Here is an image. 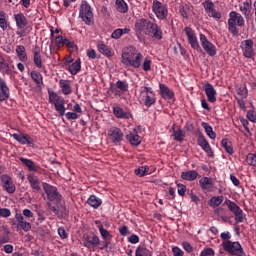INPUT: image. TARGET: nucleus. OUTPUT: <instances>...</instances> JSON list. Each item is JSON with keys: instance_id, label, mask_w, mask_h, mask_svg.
Segmentation results:
<instances>
[{"instance_id": "63", "label": "nucleus", "mask_w": 256, "mask_h": 256, "mask_svg": "<svg viewBox=\"0 0 256 256\" xmlns=\"http://www.w3.org/2000/svg\"><path fill=\"white\" fill-rule=\"evenodd\" d=\"M129 243H132L133 245L139 243V236L133 234L129 237Z\"/></svg>"}, {"instance_id": "12", "label": "nucleus", "mask_w": 256, "mask_h": 256, "mask_svg": "<svg viewBox=\"0 0 256 256\" xmlns=\"http://www.w3.org/2000/svg\"><path fill=\"white\" fill-rule=\"evenodd\" d=\"M1 182L3 183V189H5L6 192H8L10 195H13L16 191L15 184H13V179L11 176L7 174H3L0 177Z\"/></svg>"}, {"instance_id": "47", "label": "nucleus", "mask_w": 256, "mask_h": 256, "mask_svg": "<svg viewBox=\"0 0 256 256\" xmlns=\"http://www.w3.org/2000/svg\"><path fill=\"white\" fill-rule=\"evenodd\" d=\"M204 8H205V11L206 13H211V11H213L215 9V4L211 1H206L204 3Z\"/></svg>"}, {"instance_id": "57", "label": "nucleus", "mask_w": 256, "mask_h": 256, "mask_svg": "<svg viewBox=\"0 0 256 256\" xmlns=\"http://www.w3.org/2000/svg\"><path fill=\"white\" fill-rule=\"evenodd\" d=\"M64 46L68 47V49H72V51L74 49H77V46L75 45V43L73 41H70L67 38H65V40H64Z\"/></svg>"}, {"instance_id": "40", "label": "nucleus", "mask_w": 256, "mask_h": 256, "mask_svg": "<svg viewBox=\"0 0 256 256\" xmlns=\"http://www.w3.org/2000/svg\"><path fill=\"white\" fill-rule=\"evenodd\" d=\"M116 9L119 13H127L129 8L127 7V3L125 0H116Z\"/></svg>"}, {"instance_id": "29", "label": "nucleus", "mask_w": 256, "mask_h": 256, "mask_svg": "<svg viewBox=\"0 0 256 256\" xmlns=\"http://www.w3.org/2000/svg\"><path fill=\"white\" fill-rule=\"evenodd\" d=\"M20 161L25 167H27L28 171H34V172L39 171V166H36L35 162H33L32 160L21 157Z\"/></svg>"}, {"instance_id": "64", "label": "nucleus", "mask_w": 256, "mask_h": 256, "mask_svg": "<svg viewBox=\"0 0 256 256\" xmlns=\"http://www.w3.org/2000/svg\"><path fill=\"white\" fill-rule=\"evenodd\" d=\"M172 253L174 254V256H183V252L179 247H174L172 249Z\"/></svg>"}, {"instance_id": "4", "label": "nucleus", "mask_w": 256, "mask_h": 256, "mask_svg": "<svg viewBox=\"0 0 256 256\" xmlns=\"http://www.w3.org/2000/svg\"><path fill=\"white\" fill-rule=\"evenodd\" d=\"M222 247L224 251H226L230 255L247 256L245 250H243V247L239 242H232L231 240H226L222 242Z\"/></svg>"}, {"instance_id": "14", "label": "nucleus", "mask_w": 256, "mask_h": 256, "mask_svg": "<svg viewBox=\"0 0 256 256\" xmlns=\"http://www.w3.org/2000/svg\"><path fill=\"white\" fill-rule=\"evenodd\" d=\"M108 137L112 143H121L123 141V131L117 127H111L108 130Z\"/></svg>"}, {"instance_id": "37", "label": "nucleus", "mask_w": 256, "mask_h": 256, "mask_svg": "<svg viewBox=\"0 0 256 256\" xmlns=\"http://www.w3.org/2000/svg\"><path fill=\"white\" fill-rule=\"evenodd\" d=\"M54 107L61 117L65 115V99L62 98L60 101L54 103Z\"/></svg>"}, {"instance_id": "46", "label": "nucleus", "mask_w": 256, "mask_h": 256, "mask_svg": "<svg viewBox=\"0 0 256 256\" xmlns=\"http://www.w3.org/2000/svg\"><path fill=\"white\" fill-rule=\"evenodd\" d=\"M236 92L240 99H247L248 92L246 86L237 88Z\"/></svg>"}, {"instance_id": "19", "label": "nucleus", "mask_w": 256, "mask_h": 256, "mask_svg": "<svg viewBox=\"0 0 256 256\" xmlns=\"http://www.w3.org/2000/svg\"><path fill=\"white\" fill-rule=\"evenodd\" d=\"M199 185L203 191H207L208 193L213 191V179L209 177H202L199 180Z\"/></svg>"}, {"instance_id": "44", "label": "nucleus", "mask_w": 256, "mask_h": 256, "mask_svg": "<svg viewBox=\"0 0 256 256\" xmlns=\"http://www.w3.org/2000/svg\"><path fill=\"white\" fill-rule=\"evenodd\" d=\"M221 203H223V196H213L209 201L210 207H219Z\"/></svg>"}, {"instance_id": "54", "label": "nucleus", "mask_w": 256, "mask_h": 256, "mask_svg": "<svg viewBox=\"0 0 256 256\" xmlns=\"http://www.w3.org/2000/svg\"><path fill=\"white\" fill-rule=\"evenodd\" d=\"M177 187H178V195H180V197H184L187 191V186L183 184H177Z\"/></svg>"}, {"instance_id": "41", "label": "nucleus", "mask_w": 256, "mask_h": 256, "mask_svg": "<svg viewBox=\"0 0 256 256\" xmlns=\"http://www.w3.org/2000/svg\"><path fill=\"white\" fill-rule=\"evenodd\" d=\"M222 147H224L226 153L229 155H233V144L228 139H222L221 141Z\"/></svg>"}, {"instance_id": "20", "label": "nucleus", "mask_w": 256, "mask_h": 256, "mask_svg": "<svg viewBox=\"0 0 256 256\" xmlns=\"http://www.w3.org/2000/svg\"><path fill=\"white\" fill-rule=\"evenodd\" d=\"M198 145L203 149V151H205V153H207L208 157H212L213 156V150H211V146L209 145V142L207 141V139H205V137L203 136H198Z\"/></svg>"}, {"instance_id": "51", "label": "nucleus", "mask_w": 256, "mask_h": 256, "mask_svg": "<svg viewBox=\"0 0 256 256\" xmlns=\"http://www.w3.org/2000/svg\"><path fill=\"white\" fill-rule=\"evenodd\" d=\"M111 37L112 39H121V37H123V30H121V28L114 30Z\"/></svg>"}, {"instance_id": "18", "label": "nucleus", "mask_w": 256, "mask_h": 256, "mask_svg": "<svg viewBox=\"0 0 256 256\" xmlns=\"http://www.w3.org/2000/svg\"><path fill=\"white\" fill-rule=\"evenodd\" d=\"M27 179L31 189L36 193H39V191H41V182L39 181V178L33 174H28Z\"/></svg>"}, {"instance_id": "49", "label": "nucleus", "mask_w": 256, "mask_h": 256, "mask_svg": "<svg viewBox=\"0 0 256 256\" xmlns=\"http://www.w3.org/2000/svg\"><path fill=\"white\" fill-rule=\"evenodd\" d=\"M180 15L184 17V19L189 18V6H181L180 7Z\"/></svg>"}, {"instance_id": "35", "label": "nucleus", "mask_w": 256, "mask_h": 256, "mask_svg": "<svg viewBox=\"0 0 256 256\" xmlns=\"http://www.w3.org/2000/svg\"><path fill=\"white\" fill-rule=\"evenodd\" d=\"M16 53L20 61H27V51L25 49V46L23 45L17 46Z\"/></svg>"}, {"instance_id": "55", "label": "nucleus", "mask_w": 256, "mask_h": 256, "mask_svg": "<svg viewBox=\"0 0 256 256\" xmlns=\"http://www.w3.org/2000/svg\"><path fill=\"white\" fill-rule=\"evenodd\" d=\"M247 119L252 123H256V112L255 110H250L247 112Z\"/></svg>"}, {"instance_id": "61", "label": "nucleus", "mask_w": 256, "mask_h": 256, "mask_svg": "<svg viewBox=\"0 0 256 256\" xmlns=\"http://www.w3.org/2000/svg\"><path fill=\"white\" fill-rule=\"evenodd\" d=\"M119 233L120 235H122L123 237L129 235V228L127 226H122L120 229H119Z\"/></svg>"}, {"instance_id": "52", "label": "nucleus", "mask_w": 256, "mask_h": 256, "mask_svg": "<svg viewBox=\"0 0 256 256\" xmlns=\"http://www.w3.org/2000/svg\"><path fill=\"white\" fill-rule=\"evenodd\" d=\"M117 89H120V91H127L129 89V85L125 84V82L118 80L116 82Z\"/></svg>"}, {"instance_id": "36", "label": "nucleus", "mask_w": 256, "mask_h": 256, "mask_svg": "<svg viewBox=\"0 0 256 256\" xmlns=\"http://www.w3.org/2000/svg\"><path fill=\"white\" fill-rule=\"evenodd\" d=\"M68 71L71 73V75H77L81 71V60H76L73 62L69 68Z\"/></svg>"}, {"instance_id": "13", "label": "nucleus", "mask_w": 256, "mask_h": 256, "mask_svg": "<svg viewBox=\"0 0 256 256\" xmlns=\"http://www.w3.org/2000/svg\"><path fill=\"white\" fill-rule=\"evenodd\" d=\"M99 243H100L99 237H97L95 234L90 233V234L83 235L84 247L91 249V247H97V245H99Z\"/></svg>"}, {"instance_id": "27", "label": "nucleus", "mask_w": 256, "mask_h": 256, "mask_svg": "<svg viewBox=\"0 0 256 256\" xmlns=\"http://www.w3.org/2000/svg\"><path fill=\"white\" fill-rule=\"evenodd\" d=\"M199 177V173L195 170H189L181 173V179L184 181H195Z\"/></svg>"}, {"instance_id": "48", "label": "nucleus", "mask_w": 256, "mask_h": 256, "mask_svg": "<svg viewBox=\"0 0 256 256\" xmlns=\"http://www.w3.org/2000/svg\"><path fill=\"white\" fill-rule=\"evenodd\" d=\"M147 253H149L147 248L139 246L135 251V256H147Z\"/></svg>"}, {"instance_id": "45", "label": "nucleus", "mask_w": 256, "mask_h": 256, "mask_svg": "<svg viewBox=\"0 0 256 256\" xmlns=\"http://www.w3.org/2000/svg\"><path fill=\"white\" fill-rule=\"evenodd\" d=\"M147 171H149L148 166H141L135 170V175H138V177H145V175H147Z\"/></svg>"}, {"instance_id": "53", "label": "nucleus", "mask_w": 256, "mask_h": 256, "mask_svg": "<svg viewBox=\"0 0 256 256\" xmlns=\"http://www.w3.org/2000/svg\"><path fill=\"white\" fill-rule=\"evenodd\" d=\"M200 256H215V250H213V248H205L200 253Z\"/></svg>"}, {"instance_id": "50", "label": "nucleus", "mask_w": 256, "mask_h": 256, "mask_svg": "<svg viewBox=\"0 0 256 256\" xmlns=\"http://www.w3.org/2000/svg\"><path fill=\"white\" fill-rule=\"evenodd\" d=\"M99 231H100V235L102 236V238L107 241V239H109V237H111V234H109V231H107L105 228H103V226L99 227Z\"/></svg>"}, {"instance_id": "6", "label": "nucleus", "mask_w": 256, "mask_h": 256, "mask_svg": "<svg viewBox=\"0 0 256 256\" xmlns=\"http://www.w3.org/2000/svg\"><path fill=\"white\" fill-rule=\"evenodd\" d=\"M79 17L85 23V25H91L93 23V10L91 5L87 2H83L80 6Z\"/></svg>"}, {"instance_id": "11", "label": "nucleus", "mask_w": 256, "mask_h": 256, "mask_svg": "<svg viewBox=\"0 0 256 256\" xmlns=\"http://www.w3.org/2000/svg\"><path fill=\"white\" fill-rule=\"evenodd\" d=\"M184 32L186 33L188 43L191 45L192 49H201L199 41L197 40V35H195V31H193L191 27H185Z\"/></svg>"}, {"instance_id": "3", "label": "nucleus", "mask_w": 256, "mask_h": 256, "mask_svg": "<svg viewBox=\"0 0 256 256\" xmlns=\"http://www.w3.org/2000/svg\"><path fill=\"white\" fill-rule=\"evenodd\" d=\"M238 27H243L245 25V19L241 14L235 11H231L229 13V19H228V30L231 32V34L234 37H237L239 35Z\"/></svg>"}, {"instance_id": "10", "label": "nucleus", "mask_w": 256, "mask_h": 256, "mask_svg": "<svg viewBox=\"0 0 256 256\" xmlns=\"http://www.w3.org/2000/svg\"><path fill=\"white\" fill-rule=\"evenodd\" d=\"M152 10L158 19H167V8L158 0L153 1Z\"/></svg>"}, {"instance_id": "7", "label": "nucleus", "mask_w": 256, "mask_h": 256, "mask_svg": "<svg viewBox=\"0 0 256 256\" xmlns=\"http://www.w3.org/2000/svg\"><path fill=\"white\" fill-rule=\"evenodd\" d=\"M42 187L46 193L48 201H61V194L57 190V187L48 183H43Z\"/></svg>"}, {"instance_id": "2", "label": "nucleus", "mask_w": 256, "mask_h": 256, "mask_svg": "<svg viewBox=\"0 0 256 256\" xmlns=\"http://www.w3.org/2000/svg\"><path fill=\"white\" fill-rule=\"evenodd\" d=\"M141 59H143V54L137 52V48L133 46L122 53V63L126 67H134L135 69L141 67Z\"/></svg>"}, {"instance_id": "39", "label": "nucleus", "mask_w": 256, "mask_h": 256, "mask_svg": "<svg viewBox=\"0 0 256 256\" xmlns=\"http://www.w3.org/2000/svg\"><path fill=\"white\" fill-rule=\"evenodd\" d=\"M31 79L36 83V85H43V75L37 71H32L31 72Z\"/></svg>"}, {"instance_id": "17", "label": "nucleus", "mask_w": 256, "mask_h": 256, "mask_svg": "<svg viewBox=\"0 0 256 256\" xmlns=\"http://www.w3.org/2000/svg\"><path fill=\"white\" fill-rule=\"evenodd\" d=\"M33 61L37 69H43V58L41 57V48L35 45L33 49Z\"/></svg>"}, {"instance_id": "8", "label": "nucleus", "mask_w": 256, "mask_h": 256, "mask_svg": "<svg viewBox=\"0 0 256 256\" xmlns=\"http://www.w3.org/2000/svg\"><path fill=\"white\" fill-rule=\"evenodd\" d=\"M227 206L231 213L234 214L236 223H243V221H245V214H243V210L235 204V202L228 200Z\"/></svg>"}, {"instance_id": "25", "label": "nucleus", "mask_w": 256, "mask_h": 256, "mask_svg": "<svg viewBox=\"0 0 256 256\" xmlns=\"http://www.w3.org/2000/svg\"><path fill=\"white\" fill-rule=\"evenodd\" d=\"M159 87H160L161 97L163 99H173L175 97V93L172 92V90L169 89V87H167V85L160 84Z\"/></svg>"}, {"instance_id": "22", "label": "nucleus", "mask_w": 256, "mask_h": 256, "mask_svg": "<svg viewBox=\"0 0 256 256\" xmlns=\"http://www.w3.org/2000/svg\"><path fill=\"white\" fill-rule=\"evenodd\" d=\"M16 221H18L17 227H20V229H23V231H31V223L25 221V218L23 215L16 213L15 215Z\"/></svg>"}, {"instance_id": "42", "label": "nucleus", "mask_w": 256, "mask_h": 256, "mask_svg": "<svg viewBox=\"0 0 256 256\" xmlns=\"http://www.w3.org/2000/svg\"><path fill=\"white\" fill-rule=\"evenodd\" d=\"M172 131H173V137H174V141H183L185 134L183 133V130H181V128H179L178 130H175V125L172 126Z\"/></svg>"}, {"instance_id": "34", "label": "nucleus", "mask_w": 256, "mask_h": 256, "mask_svg": "<svg viewBox=\"0 0 256 256\" xmlns=\"http://www.w3.org/2000/svg\"><path fill=\"white\" fill-rule=\"evenodd\" d=\"M88 205H90V207H93L94 209H99V207H101V203H103V201H101V199L97 198V196L95 195H91L87 201Z\"/></svg>"}, {"instance_id": "23", "label": "nucleus", "mask_w": 256, "mask_h": 256, "mask_svg": "<svg viewBox=\"0 0 256 256\" xmlns=\"http://www.w3.org/2000/svg\"><path fill=\"white\" fill-rule=\"evenodd\" d=\"M0 73L2 75H11L13 73V68L5 61L3 55L0 54Z\"/></svg>"}, {"instance_id": "9", "label": "nucleus", "mask_w": 256, "mask_h": 256, "mask_svg": "<svg viewBox=\"0 0 256 256\" xmlns=\"http://www.w3.org/2000/svg\"><path fill=\"white\" fill-rule=\"evenodd\" d=\"M200 42L204 51H206L210 57H215V55H217V47L207 39L205 34H200Z\"/></svg>"}, {"instance_id": "5", "label": "nucleus", "mask_w": 256, "mask_h": 256, "mask_svg": "<svg viewBox=\"0 0 256 256\" xmlns=\"http://www.w3.org/2000/svg\"><path fill=\"white\" fill-rule=\"evenodd\" d=\"M140 99L143 101L146 107H151V105H155V93L153 92L151 87H141L140 90Z\"/></svg>"}, {"instance_id": "60", "label": "nucleus", "mask_w": 256, "mask_h": 256, "mask_svg": "<svg viewBox=\"0 0 256 256\" xmlns=\"http://www.w3.org/2000/svg\"><path fill=\"white\" fill-rule=\"evenodd\" d=\"M65 115H66V119H69V120H71V119H73V120L79 119V114H77L75 112H68Z\"/></svg>"}, {"instance_id": "33", "label": "nucleus", "mask_w": 256, "mask_h": 256, "mask_svg": "<svg viewBox=\"0 0 256 256\" xmlns=\"http://www.w3.org/2000/svg\"><path fill=\"white\" fill-rule=\"evenodd\" d=\"M97 49L102 55H105L106 57H113V51H111V48H109V46L100 43L97 45Z\"/></svg>"}, {"instance_id": "59", "label": "nucleus", "mask_w": 256, "mask_h": 256, "mask_svg": "<svg viewBox=\"0 0 256 256\" xmlns=\"http://www.w3.org/2000/svg\"><path fill=\"white\" fill-rule=\"evenodd\" d=\"M143 71H151V60L147 58L144 60Z\"/></svg>"}, {"instance_id": "24", "label": "nucleus", "mask_w": 256, "mask_h": 256, "mask_svg": "<svg viewBox=\"0 0 256 256\" xmlns=\"http://www.w3.org/2000/svg\"><path fill=\"white\" fill-rule=\"evenodd\" d=\"M252 2L251 0H247L245 2H243L242 5H240V11L242 13V15H244V17H246V19H249V17H251V9H252Z\"/></svg>"}, {"instance_id": "62", "label": "nucleus", "mask_w": 256, "mask_h": 256, "mask_svg": "<svg viewBox=\"0 0 256 256\" xmlns=\"http://www.w3.org/2000/svg\"><path fill=\"white\" fill-rule=\"evenodd\" d=\"M58 235L61 237V239H67V232L65 231V228H58Z\"/></svg>"}, {"instance_id": "38", "label": "nucleus", "mask_w": 256, "mask_h": 256, "mask_svg": "<svg viewBox=\"0 0 256 256\" xmlns=\"http://www.w3.org/2000/svg\"><path fill=\"white\" fill-rule=\"evenodd\" d=\"M202 127L210 139H215V137H217V135L213 131V127H211L209 123L202 122Z\"/></svg>"}, {"instance_id": "21", "label": "nucleus", "mask_w": 256, "mask_h": 256, "mask_svg": "<svg viewBox=\"0 0 256 256\" xmlns=\"http://www.w3.org/2000/svg\"><path fill=\"white\" fill-rule=\"evenodd\" d=\"M0 101H7L9 99V87L7 86V82L3 78H0Z\"/></svg>"}, {"instance_id": "1", "label": "nucleus", "mask_w": 256, "mask_h": 256, "mask_svg": "<svg viewBox=\"0 0 256 256\" xmlns=\"http://www.w3.org/2000/svg\"><path fill=\"white\" fill-rule=\"evenodd\" d=\"M135 31L139 41H145V35H152V37H154V39H158V41L163 39V32L161 31V28L147 19L142 18L138 20L135 23Z\"/></svg>"}, {"instance_id": "16", "label": "nucleus", "mask_w": 256, "mask_h": 256, "mask_svg": "<svg viewBox=\"0 0 256 256\" xmlns=\"http://www.w3.org/2000/svg\"><path fill=\"white\" fill-rule=\"evenodd\" d=\"M203 87L209 103H215L217 101V91L215 87H213L211 83H206Z\"/></svg>"}, {"instance_id": "28", "label": "nucleus", "mask_w": 256, "mask_h": 256, "mask_svg": "<svg viewBox=\"0 0 256 256\" xmlns=\"http://www.w3.org/2000/svg\"><path fill=\"white\" fill-rule=\"evenodd\" d=\"M113 113L118 119H130L131 112H125L121 107H114Z\"/></svg>"}, {"instance_id": "15", "label": "nucleus", "mask_w": 256, "mask_h": 256, "mask_svg": "<svg viewBox=\"0 0 256 256\" xmlns=\"http://www.w3.org/2000/svg\"><path fill=\"white\" fill-rule=\"evenodd\" d=\"M253 40L248 39L242 42V51L244 57L251 59L255 55V51L253 50Z\"/></svg>"}, {"instance_id": "56", "label": "nucleus", "mask_w": 256, "mask_h": 256, "mask_svg": "<svg viewBox=\"0 0 256 256\" xmlns=\"http://www.w3.org/2000/svg\"><path fill=\"white\" fill-rule=\"evenodd\" d=\"M56 47L61 48L64 47L65 44V38L63 36H58L55 39Z\"/></svg>"}, {"instance_id": "43", "label": "nucleus", "mask_w": 256, "mask_h": 256, "mask_svg": "<svg viewBox=\"0 0 256 256\" xmlns=\"http://www.w3.org/2000/svg\"><path fill=\"white\" fill-rule=\"evenodd\" d=\"M48 95H49V103H51L52 105H55V103L61 101V99H63V97L57 95V93H55L54 91L49 90L48 91Z\"/></svg>"}, {"instance_id": "32", "label": "nucleus", "mask_w": 256, "mask_h": 256, "mask_svg": "<svg viewBox=\"0 0 256 256\" xmlns=\"http://www.w3.org/2000/svg\"><path fill=\"white\" fill-rule=\"evenodd\" d=\"M59 84L62 89L63 95H71L72 90H71V84H69V80L60 79Z\"/></svg>"}, {"instance_id": "26", "label": "nucleus", "mask_w": 256, "mask_h": 256, "mask_svg": "<svg viewBox=\"0 0 256 256\" xmlns=\"http://www.w3.org/2000/svg\"><path fill=\"white\" fill-rule=\"evenodd\" d=\"M12 137L22 145H31L33 143V140L27 134H13Z\"/></svg>"}, {"instance_id": "31", "label": "nucleus", "mask_w": 256, "mask_h": 256, "mask_svg": "<svg viewBox=\"0 0 256 256\" xmlns=\"http://www.w3.org/2000/svg\"><path fill=\"white\" fill-rule=\"evenodd\" d=\"M15 21L18 29H25L27 27V17L22 13L15 15Z\"/></svg>"}, {"instance_id": "58", "label": "nucleus", "mask_w": 256, "mask_h": 256, "mask_svg": "<svg viewBox=\"0 0 256 256\" xmlns=\"http://www.w3.org/2000/svg\"><path fill=\"white\" fill-rule=\"evenodd\" d=\"M0 217H11V210L7 209V208H0Z\"/></svg>"}, {"instance_id": "30", "label": "nucleus", "mask_w": 256, "mask_h": 256, "mask_svg": "<svg viewBox=\"0 0 256 256\" xmlns=\"http://www.w3.org/2000/svg\"><path fill=\"white\" fill-rule=\"evenodd\" d=\"M126 139L131 143V145H140L141 137L137 135V130H133L130 134L126 135Z\"/></svg>"}]
</instances>
